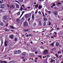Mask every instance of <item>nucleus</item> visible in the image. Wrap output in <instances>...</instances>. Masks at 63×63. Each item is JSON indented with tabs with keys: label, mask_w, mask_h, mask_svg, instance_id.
<instances>
[{
	"label": "nucleus",
	"mask_w": 63,
	"mask_h": 63,
	"mask_svg": "<svg viewBox=\"0 0 63 63\" xmlns=\"http://www.w3.org/2000/svg\"><path fill=\"white\" fill-rule=\"evenodd\" d=\"M32 14L31 13H29L28 14H26L25 15V17L27 18H29V17H30L31 16Z\"/></svg>",
	"instance_id": "obj_1"
},
{
	"label": "nucleus",
	"mask_w": 63,
	"mask_h": 63,
	"mask_svg": "<svg viewBox=\"0 0 63 63\" xmlns=\"http://www.w3.org/2000/svg\"><path fill=\"white\" fill-rule=\"evenodd\" d=\"M23 25L24 27H28V22L27 21H25L23 23Z\"/></svg>",
	"instance_id": "obj_2"
},
{
	"label": "nucleus",
	"mask_w": 63,
	"mask_h": 63,
	"mask_svg": "<svg viewBox=\"0 0 63 63\" xmlns=\"http://www.w3.org/2000/svg\"><path fill=\"white\" fill-rule=\"evenodd\" d=\"M48 50L47 49H46L45 50L43 54H46V55H47V54H48Z\"/></svg>",
	"instance_id": "obj_3"
},
{
	"label": "nucleus",
	"mask_w": 63,
	"mask_h": 63,
	"mask_svg": "<svg viewBox=\"0 0 63 63\" xmlns=\"http://www.w3.org/2000/svg\"><path fill=\"white\" fill-rule=\"evenodd\" d=\"M15 7H16L15 5H10V8L11 10L15 8Z\"/></svg>",
	"instance_id": "obj_4"
},
{
	"label": "nucleus",
	"mask_w": 63,
	"mask_h": 63,
	"mask_svg": "<svg viewBox=\"0 0 63 63\" xmlns=\"http://www.w3.org/2000/svg\"><path fill=\"white\" fill-rule=\"evenodd\" d=\"M8 16H4L3 17V19L4 20H8Z\"/></svg>",
	"instance_id": "obj_5"
},
{
	"label": "nucleus",
	"mask_w": 63,
	"mask_h": 63,
	"mask_svg": "<svg viewBox=\"0 0 63 63\" xmlns=\"http://www.w3.org/2000/svg\"><path fill=\"white\" fill-rule=\"evenodd\" d=\"M16 22L18 24L19 23V22H20V19L19 18H17L16 20Z\"/></svg>",
	"instance_id": "obj_6"
},
{
	"label": "nucleus",
	"mask_w": 63,
	"mask_h": 63,
	"mask_svg": "<svg viewBox=\"0 0 63 63\" xmlns=\"http://www.w3.org/2000/svg\"><path fill=\"white\" fill-rule=\"evenodd\" d=\"M5 5L4 4H1L0 5V8L1 9H3L4 8Z\"/></svg>",
	"instance_id": "obj_7"
},
{
	"label": "nucleus",
	"mask_w": 63,
	"mask_h": 63,
	"mask_svg": "<svg viewBox=\"0 0 63 63\" xmlns=\"http://www.w3.org/2000/svg\"><path fill=\"white\" fill-rule=\"evenodd\" d=\"M22 55L24 56H25L27 55V53L26 52H24L22 53Z\"/></svg>",
	"instance_id": "obj_8"
},
{
	"label": "nucleus",
	"mask_w": 63,
	"mask_h": 63,
	"mask_svg": "<svg viewBox=\"0 0 63 63\" xmlns=\"http://www.w3.org/2000/svg\"><path fill=\"white\" fill-rule=\"evenodd\" d=\"M8 42L7 41H5L4 42V46L5 47H7L8 46Z\"/></svg>",
	"instance_id": "obj_9"
},
{
	"label": "nucleus",
	"mask_w": 63,
	"mask_h": 63,
	"mask_svg": "<svg viewBox=\"0 0 63 63\" xmlns=\"http://www.w3.org/2000/svg\"><path fill=\"white\" fill-rule=\"evenodd\" d=\"M61 2H60L58 1L57 2V6L59 7V5H61Z\"/></svg>",
	"instance_id": "obj_10"
},
{
	"label": "nucleus",
	"mask_w": 63,
	"mask_h": 63,
	"mask_svg": "<svg viewBox=\"0 0 63 63\" xmlns=\"http://www.w3.org/2000/svg\"><path fill=\"white\" fill-rule=\"evenodd\" d=\"M53 14L55 16L58 15V12L57 11H54L53 12Z\"/></svg>",
	"instance_id": "obj_11"
},
{
	"label": "nucleus",
	"mask_w": 63,
	"mask_h": 63,
	"mask_svg": "<svg viewBox=\"0 0 63 63\" xmlns=\"http://www.w3.org/2000/svg\"><path fill=\"white\" fill-rule=\"evenodd\" d=\"M16 8H18V9H19V8H20V7H19V5H18V4H16Z\"/></svg>",
	"instance_id": "obj_12"
},
{
	"label": "nucleus",
	"mask_w": 63,
	"mask_h": 63,
	"mask_svg": "<svg viewBox=\"0 0 63 63\" xmlns=\"http://www.w3.org/2000/svg\"><path fill=\"white\" fill-rule=\"evenodd\" d=\"M35 16V14H33L32 15V19L33 21L34 20V16Z\"/></svg>",
	"instance_id": "obj_13"
},
{
	"label": "nucleus",
	"mask_w": 63,
	"mask_h": 63,
	"mask_svg": "<svg viewBox=\"0 0 63 63\" xmlns=\"http://www.w3.org/2000/svg\"><path fill=\"white\" fill-rule=\"evenodd\" d=\"M14 36L13 34L11 35L10 36V39H13L14 38Z\"/></svg>",
	"instance_id": "obj_14"
},
{
	"label": "nucleus",
	"mask_w": 63,
	"mask_h": 63,
	"mask_svg": "<svg viewBox=\"0 0 63 63\" xmlns=\"http://www.w3.org/2000/svg\"><path fill=\"white\" fill-rule=\"evenodd\" d=\"M34 6L35 7V8L37 9L39 7V4H37L36 5H35Z\"/></svg>",
	"instance_id": "obj_15"
},
{
	"label": "nucleus",
	"mask_w": 63,
	"mask_h": 63,
	"mask_svg": "<svg viewBox=\"0 0 63 63\" xmlns=\"http://www.w3.org/2000/svg\"><path fill=\"white\" fill-rule=\"evenodd\" d=\"M32 4H33L34 5H36L37 3L36 2V1H34L32 2Z\"/></svg>",
	"instance_id": "obj_16"
},
{
	"label": "nucleus",
	"mask_w": 63,
	"mask_h": 63,
	"mask_svg": "<svg viewBox=\"0 0 63 63\" xmlns=\"http://www.w3.org/2000/svg\"><path fill=\"white\" fill-rule=\"evenodd\" d=\"M42 8V6L41 5H39L38 6L39 10H41V9Z\"/></svg>",
	"instance_id": "obj_17"
},
{
	"label": "nucleus",
	"mask_w": 63,
	"mask_h": 63,
	"mask_svg": "<svg viewBox=\"0 0 63 63\" xmlns=\"http://www.w3.org/2000/svg\"><path fill=\"white\" fill-rule=\"evenodd\" d=\"M59 43L58 42H57L56 44V47H59Z\"/></svg>",
	"instance_id": "obj_18"
},
{
	"label": "nucleus",
	"mask_w": 63,
	"mask_h": 63,
	"mask_svg": "<svg viewBox=\"0 0 63 63\" xmlns=\"http://www.w3.org/2000/svg\"><path fill=\"white\" fill-rule=\"evenodd\" d=\"M29 55L30 56H34V54L30 53L29 54Z\"/></svg>",
	"instance_id": "obj_19"
},
{
	"label": "nucleus",
	"mask_w": 63,
	"mask_h": 63,
	"mask_svg": "<svg viewBox=\"0 0 63 63\" xmlns=\"http://www.w3.org/2000/svg\"><path fill=\"white\" fill-rule=\"evenodd\" d=\"M24 13H25V12L24 11H23L22 12V14H21L20 16V17H21V16H22V15H23V14H24Z\"/></svg>",
	"instance_id": "obj_20"
},
{
	"label": "nucleus",
	"mask_w": 63,
	"mask_h": 63,
	"mask_svg": "<svg viewBox=\"0 0 63 63\" xmlns=\"http://www.w3.org/2000/svg\"><path fill=\"white\" fill-rule=\"evenodd\" d=\"M36 50V47H34L33 48V49L32 50V51L33 52H35V51Z\"/></svg>",
	"instance_id": "obj_21"
},
{
	"label": "nucleus",
	"mask_w": 63,
	"mask_h": 63,
	"mask_svg": "<svg viewBox=\"0 0 63 63\" xmlns=\"http://www.w3.org/2000/svg\"><path fill=\"white\" fill-rule=\"evenodd\" d=\"M44 21H45V22H46V21H47V19L45 17L44 18Z\"/></svg>",
	"instance_id": "obj_22"
},
{
	"label": "nucleus",
	"mask_w": 63,
	"mask_h": 63,
	"mask_svg": "<svg viewBox=\"0 0 63 63\" xmlns=\"http://www.w3.org/2000/svg\"><path fill=\"white\" fill-rule=\"evenodd\" d=\"M38 25H39V26H41L42 25V22H41L40 21H39L38 23Z\"/></svg>",
	"instance_id": "obj_23"
},
{
	"label": "nucleus",
	"mask_w": 63,
	"mask_h": 63,
	"mask_svg": "<svg viewBox=\"0 0 63 63\" xmlns=\"http://www.w3.org/2000/svg\"><path fill=\"white\" fill-rule=\"evenodd\" d=\"M0 25L1 26H3L4 25V23L3 22H1L0 24Z\"/></svg>",
	"instance_id": "obj_24"
},
{
	"label": "nucleus",
	"mask_w": 63,
	"mask_h": 63,
	"mask_svg": "<svg viewBox=\"0 0 63 63\" xmlns=\"http://www.w3.org/2000/svg\"><path fill=\"white\" fill-rule=\"evenodd\" d=\"M3 0H0V4H1L3 3Z\"/></svg>",
	"instance_id": "obj_25"
},
{
	"label": "nucleus",
	"mask_w": 63,
	"mask_h": 63,
	"mask_svg": "<svg viewBox=\"0 0 63 63\" xmlns=\"http://www.w3.org/2000/svg\"><path fill=\"white\" fill-rule=\"evenodd\" d=\"M47 13H48L49 14H51V12H50V11H47Z\"/></svg>",
	"instance_id": "obj_26"
},
{
	"label": "nucleus",
	"mask_w": 63,
	"mask_h": 63,
	"mask_svg": "<svg viewBox=\"0 0 63 63\" xmlns=\"http://www.w3.org/2000/svg\"><path fill=\"white\" fill-rule=\"evenodd\" d=\"M17 51L16 50V51H15V52H14V53L15 54H18V53H17Z\"/></svg>",
	"instance_id": "obj_27"
},
{
	"label": "nucleus",
	"mask_w": 63,
	"mask_h": 63,
	"mask_svg": "<svg viewBox=\"0 0 63 63\" xmlns=\"http://www.w3.org/2000/svg\"><path fill=\"white\" fill-rule=\"evenodd\" d=\"M1 63H7V62L6 61H2L1 62Z\"/></svg>",
	"instance_id": "obj_28"
},
{
	"label": "nucleus",
	"mask_w": 63,
	"mask_h": 63,
	"mask_svg": "<svg viewBox=\"0 0 63 63\" xmlns=\"http://www.w3.org/2000/svg\"><path fill=\"white\" fill-rule=\"evenodd\" d=\"M23 9L24 11H26L27 10V8H25V7H24L23 8Z\"/></svg>",
	"instance_id": "obj_29"
},
{
	"label": "nucleus",
	"mask_w": 63,
	"mask_h": 63,
	"mask_svg": "<svg viewBox=\"0 0 63 63\" xmlns=\"http://www.w3.org/2000/svg\"><path fill=\"white\" fill-rule=\"evenodd\" d=\"M14 41H15V42H17V38H15L14 39Z\"/></svg>",
	"instance_id": "obj_30"
},
{
	"label": "nucleus",
	"mask_w": 63,
	"mask_h": 63,
	"mask_svg": "<svg viewBox=\"0 0 63 63\" xmlns=\"http://www.w3.org/2000/svg\"><path fill=\"white\" fill-rule=\"evenodd\" d=\"M18 54H20L21 53V51L20 50H17Z\"/></svg>",
	"instance_id": "obj_31"
},
{
	"label": "nucleus",
	"mask_w": 63,
	"mask_h": 63,
	"mask_svg": "<svg viewBox=\"0 0 63 63\" xmlns=\"http://www.w3.org/2000/svg\"><path fill=\"white\" fill-rule=\"evenodd\" d=\"M43 25L44 26H45L46 25V22L44 23Z\"/></svg>",
	"instance_id": "obj_32"
},
{
	"label": "nucleus",
	"mask_w": 63,
	"mask_h": 63,
	"mask_svg": "<svg viewBox=\"0 0 63 63\" xmlns=\"http://www.w3.org/2000/svg\"><path fill=\"white\" fill-rule=\"evenodd\" d=\"M55 56L56 57H57V58H58V55L57 54H55Z\"/></svg>",
	"instance_id": "obj_33"
},
{
	"label": "nucleus",
	"mask_w": 63,
	"mask_h": 63,
	"mask_svg": "<svg viewBox=\"0 0 63 63\" xmlns=\"http://www.w3.org/2000/svg\"><path fill=\"white\" fill-rule=\"evenodd\" d=\"M20 12L19 11L17 13V15H20Z\"/></svg>",
	"instance_id": "obj_34"
},
{
	"label": "nucleus",
	"mask_w": 63,
	"mask_h": 63,
	"mask_svg": "<svg viewBox=\"0 0 63 63\" xmlns=\"http://www.w3.org/2000/svg\"><path fill=\"white\" fill-rule=\"evenodd\" d=\"M30 30H25V32H27L29 31H30Z\"/></svg>",
	"instance_id": "obj_35"
},
{
	"label": "nucleus",
	"mask_w": 63,
	"mask_h": 63,
	"mask_svg": "<svg viewBox=\"0 0 63 63\" xmlns=\"http://www.w3.org/2000/svg\"><path fill=\"white\" fill-rule=\"evenodd\" d=\"M20 10L21 11L23 10V8L22 7H20Z\"/></svg>",
	"instance_id": "obj_36"
},
{
	"label": "nucleus",
	"mask_w": 63,
	"mask_h": 63,
	"mask_svg": "<svg viewBox=\"0 0 63 63\" xmlns=\"http://www.w3.org/2000/svg\"><path fill=\"white\" fill-rule=\"evenodd\" d=\"M40 48H42V49H45V48L43 46H41Z\"/></svg>",
	"instance_id": "obj_37"
},
{
	"label": "nucleus",
	"mask_w": 63,
	"mask_h": 63,
	"mask_svg": "<svg viewBox=\"0 0 63 63\" xmlns=\"http://www.w3.org/2000/svg\"><path fill=\"white\" fill-rule=\"evenodd\" d=\"M38 14H40V15H41L42 16V14H41V11H39L38 12Z\"/></svg>",
	"instance_id": "obj_38"
},
{
	"label": "nucleus",
	"mask_w": 63,
	"mask_h": 63,
	"mask_svg": "<svg viewBox=\"0 0 63 63\" xmlns=\"http://www.w3.org/2000/svg\"><path fill=\"white\" fill-rule=\"evenodd\" d=\"M50 45L51 46H54V43H52L50 44Z\"/></svg>",
	"instance_id": "obj_39"
},
{
	"label": "nucleus",
	"mask_w": 63,
	"mask_h": 63,
	"mask_svg": "<svg viewBox=\"0 0 63 63\" xmlns=\"http://www.w3.org/2000/svg\"><path fill=\"white\" fill-rule=\"evenodd\" d=\"M23 16L22 18V20H25V18Z\"/></svg>",
	"instance_id": "obj_40"
},
{
	"label": "nucleus",
	"mask_w": 63,
	"mask_h": 63,
	"mask_svg": "<svg viewBox=\"0 0 63 63\" xmlns=\"http://www.w3.org/2000/svg\"><path fill=\"white\" fill-rule=\"evenodd\" d=\"M31 19V18H29L28 19V21H29Z\"/></svg>",
	"instance_id": "obj_41"
},
{
	"label": "nucleus",
	"mask_w": 63,
	"mask_h": 63,
	"mask_svg": "<svg viewBox=\"0 0 63 63\" xmlns=\"http://www.w3.org/2000/svg\"><path fill=\"white\" fill-rule=\"evenodd\" d=\"M52 6L53 7H54V6H55V4L54 3H53L52 5Z\"/></svg>",
	"instance_id": "obj_42"
},
{
	"label": "nucleus",
	"mask_w": 63,
	"mask_h": 63,
	"mask_svg": "<svg viewBox=\"0 0 63 63\" xmlns=\"http://www.w3.org/2000/svg\"><path fill=\"white\" fill-rule=\"evenodd\" d=\"M37 13H38V10H36L35 14H37Z\"/></svg>",
	"instance_id": "obj_43"
},
{
	"label": "nucleus",
	"mask_w": 63,
	"mask_h": 63,
	"mask_svg": "<svg viewBox=\"0 0 63 63\" xmlns=\"http://www.w3.org/2000/svg\"><path fill=\"white\" fill-rule=\"evenodd\" d=\"M29 36H30L31 37H32V36H33V35L31 34H29Z\"/></svg>",
	"instance_id": "obj_44"
},
{
	"label": "nucleus",
	"mask_w": 63,
	"mask_h": 63,
	"mask_svg": "<svg viewBox=\"0 0 63 63\" xmlns=\"http://www.w3.org/2000/svg\"><path fill=\"white\" fill-rule=\"evenodd\" d=\"M53 29H53V28L52 29L50 30V32H51V31H53Z\"/></svg>",
	"instance_id": "obj_45"
},
{
	"label": "nucleus",
	"mask_w": 63,
	"mask_h": 63,
	"mask_svg": "<svg viewBox=\"0 0 63 63\" xmlns=\"http://www.w3.org/2000/svg\"><path fill=\"white\" fill-rule=\"evenodd\" d=\"M1 46H2V45L3 44V40L1 41Z\"/></svg>",
	"instance_id": "obj_46"
},
{
	"label": "nucleus",
	"mask_w": 63,
	"mask_h": 63,
	"mask_svg": "<svg viewBox=\"0 0 63 63\" xmlns=\"http://www.w3.org/2000/svg\"><path fill=\"white\" fill-rule=\"evenodd\" d=\"M10 28L12 29H13L14 28V27L13 26H11L10 27Z\"/></svg>",
	"instance_id": "obj_47"
},
{
	"label": "nucleus",
	"mask_w": 63,
	"mask_h": 63,
	"mask_svg": "<svg viewBox=\"0 0 63 63\" xmlns=\"http://www.w3.org/2000/svg\"><path fill=\"white\" fill-rule=\"evenodd\" d=\"M5 30L6 31H9V30L7 29H5Z\"/></svg>",
	"instance_id": "obj_48"
},
{
	"label": "nucleus",
	"mask_w": 63,
	"mask_h": 63,
	"mask_svg": "<svg viewBox=\"0 0 63 63\" xmlns=\"http://www.w3.org/2000/svg\"><path fill=\"white\" fill-rule=\"evenodd\" d=\"M51 24V23H50V22H49L48 23V25H49V26Z\"/></svg>",
	"instance_id": "obj_49"
},
{
	"label": "nucleus",
	"mask_w": 63,
	"mask_h": 63,
	"mask_svg": "<svg viewBox=\"0 0 63 63\" xmlns=\"http://www.w3.org/2000/svg\"><path fill=\"white\" fill-rule=\"evenodd\" d=\"M42 13L43 15V16H45V15H44V12H42Z\"/></svg>",
	"instance_id": "obj_50"
},
{
	"label": "nucleus",
	"mask_w": 63,
	"mask_h": 63,
	"mask_svg": "<svg viewBox=\"0 0 63 63\" xmlns=\"http://www.w3.org/2000/svg\"><path fill=\"white\" fill-rule=\"evenodd\" d=\"M38 57H40V58H42V56H39Z\"/></svg>",
	"instance_id": "obj_51"
},
{
	"label": "nucleus",
	"mask_w": 63,
	"mask_h": 63,
	"mask_svg": "<svg viewBox=\"0 0 63 63\" xmlns=\"http://www.w3.org/2000/svg\"><path fill=\"white\" fill-rule=\"evenodd\" d=\"M21 58L22 59H25L24 57H21Z\"/></svg>",
	"instance_id": "obj_52"
},
{
	"label": "nucleus",
	"mask_w": 63,
	"mask_h": 63,
	"mask_svg": "<svg viewBox=\"0 0 63 63\" xmlns=\"http://www.w3.org/2000/svg\"><path fill=\"white\" fill-rule=\"evenodd\" d=\"M46 57H47V56H45V57L43 56V59H44V58Z\"/></svg>",
	"instance_id": "obj_53"
},
{
	"label": "nucleus",
	"mask_w": 63,
	"mask_h": 63,
	"mask_svg": "<svg viewBox=\"0 0 63 63\" xmlns=\"http://www.w3.org/2000/svg\"><path fill=\"white\" fill-rule=\"evenodd\" d=\"M54 33H55L54 34L55 35H56L57 34V33L56 32H54Z\"/></svg>",
	"instance_id": "obj_54"
},
{
	"label": "nucleus",
	"mask_w": 63,
	"mask_h": 63,
	"mask_svg": "<svg viewBox=\"0 0 63 63\" xmlns=\"http://www.w3.org/2000/svg\"><path fill=\"white\" fill-rule=\"evenodd\" d=\"M19 1L20 2H23V0H19Z\"/></svg>",
	"instance_id": "obj_55"
},
{
	"label": "nucleus",
	"mask_w": 63,
	"mask_h": 63,
	"mask_svg": "<svg viewBox=\"0 0 63 63\" xmlns=\"http://www.w3.org/2000/svg\"><path fill=\"white\" fill-rule=\"evenodd\" d=\"M9 63H13V61H11L9 62Z\"/></svg>",
	"instance_id": "obj_56"
},
{
	"label": "nucleus",
	"mask_w": 63,
	"mask_h": 63,
	"mask_svg": "<svg viewBox=\"0 0 63 63\" xmlns=\"http://www.w3.org/2000/svg\"><path fill=\"white\" fill-rule=\"evenodd\" d=\"M58 18H60V16H58Z\"/></svg>",
	"instance_id": "obj_57"
},
{
	"label": "nucleus",
	"mask_w": 63,
	"mask_h": 63,
	"mask_svg": "<svg viewBox=\"0 0 63 63\" xmlns=\"http://www.w3.org/2000/svg\"><path fill=\"white\" fill-rule=\"evenodd\" d=\"M34 25L35 26V25H36V23H34Z\"/></svg>",
	"instance_id": "obj_58"
},
{
	"label": "nucleus",
	"mask_w": 63,
	"mask_h": 63,
	"mask_svg": "<svg viewBox=\"0 0 63 63\" xmlns=\"http://www.w3.org/2000/svg\"><path fill=\"white\" fill-rule=\"evenodd\" d=\"M47 57H50V56L49 55H47Z\"/></svg>",
	"instance_id": "obj_59"
},
{
	"label": "nucleus",
	"mask_w": 63,
	"mask_h": 63,
	"mask_svg": "<svg viewBox=\"0 0 63 63\" xmlns=\"http://www.w3.org/2000/svg\"><path fill=\"white\" fill-rule=\"evenodd\" d=\"M51 38L52 39H53V38H54V37L53 36H52V37H51Z\"/></svg>",
	"instance_id": "obj_60"
},
{
	"label": "nucleus",
	"mask_w": 63,
	"mask_h": 63,
	"mask_svg": "<svg viewBox=\"0 0 63 63\" xmlns=\"http://www.w3.org/2000/svg\"><path fill=\"white\" fill-rule=\"evenodd\" d=\"M51 60V61H50V62H51V63L53 62V60Z\"/></svg>",
	"instance_id": "obj_61"
},
{
	"label": "nucleus",
	"mask_w": 63,
	"mask_h": 63,
	"mask_svg": "<svg viewBox=\"0 0 63 63\" xmlns=\"http://www.w3.org/2000/svg\"><path fill=\"white\" fill-rule=\"evenodd\" d=\"M47 61V58L46 60V61Z\"/></svg>",
	"instance_id": "obj_62"
},
{
	"label": "nucleus",
	"mask_w": 63,
	"mask_h": 63,
	"mask_svg": "<svg viewBox=\"0 0 63 63\" xmlns=\"http://www.w3.org/2000/svg\"><path fill=\"white\" fill-rule=\"evenodd\" d=\"M37 53H38V52H37V51H36L35 52V54H37Z\"/></svg>",
	"instance_id": "obj_63"
},
{
	"label": "nucleus",
	"mask_w": 63,
	"mask_h": 63,
	"mask_svg": "<svg viewBox=\"0 0 63 63\" xmlns=\"http://www.w3.org/2000/svg\"><path fill=\"white\" fill-rule=\"evenodd\" d=\"M61 63H63V61H62L61 62Z\"/></svg>",
	"instance_id": "obj_64"
}]
</instances>
